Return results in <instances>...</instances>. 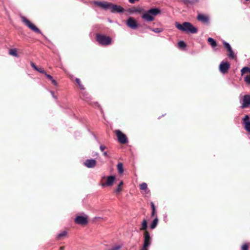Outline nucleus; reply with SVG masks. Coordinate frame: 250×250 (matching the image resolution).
I'll use <instances>...</instances> for the list:
<instances>
[{
    "instance_id": "nucleus-1",
    "label": "nucleus",
    "mask_w": 250,
    "mask_h": 250,
    "mask_svg": "<svg viewBox=\"0 0 250 250\" xmlns=\"http://www.w3.org/2000/svg\"><path fill=\"white\" fill-rule=\"evenodd\" d=\"M94 4L104 10L110 9L112 13H123L124 9L121 6L106 1H95Z\"/></svg>"
},
{
    "instance_id": "nucleus-2",
    "label": "nucleus",
    "mask_w": 250,
    "mask_h": 250,
    "mask_svg": "<svg viewBox=\"0 0 250 250\" xmlns=\"http://www.w3.org/2000/svg\"><path fill=\"white\" fill-rule=\"evenodd\" d=\"M175 25L180 31L188 33L195 34L198 31L197 28L189 22H184L182 24L176 22Z\"/></svg>"
},
{
    "instance_id": "nucleus-3",
    "label": "nucleus",
    "mask_w": 250,
    "mask_h": 250,
    "mask_svg": "<svg viewBox=\"0 0 250 250\" xmlns=\"http://www.w3.org/2000/svg\"><path fill=\"white\" fill-rule=\"evenodd\" d=\"M161 11L158 8H150L147 11H145L141 16V18L146 22L152 21L154 20V17L160 14Z\"/></svg>"
},
{
    "instance_id": "nucleus-4",
    "label": "nucleus",
    "mask_w": 250,
    "mask_h": 250,
    "mask_svg": "<svg viewBox=\"0 0 250 250\" xmlns=\"http://www.w3.org/2000/svg\"><path fill=\"white\" fill-rule=\"evenodd\" d=\"M96 41L102 45H108L111 42L110 37L99 34H96Z\"/></svg>"
},
{
    "instance_id": "nucleus-5",
    "label": "nucleus",
    "mask_w": 250,
    "mask_h": 250,
    "mask_svg": "<svg viewBox=\"0 0 250 250\" xmlns=\"http://www.w3.org/2000/svg\"><path fill=\"white\" fill-rule=\"evenodd\" d=\"M22 21L31 30L36 33L43 35L41 31L33 23L31 22L25 17H21Z\"/></svg>"
},
{
    "instance_id": "nucleus-6",
    "label": "nucleus",
    "mask_w": 250,
    "mask_h": 250,
    "mask_svg": "<svg viewBox=\"0 0 250 250\" xmlns=\"http://www.w3.org/2000/svg\"><path fill=\"white\" fill-rule=\"evenodd\" d=\"M144 242L141 250H148L147 248L149 247L151 244L152 238L150 236V234L147 231L144 233Z\"/></svg>"
},
{
    "instance_id": "nucleus-7",
    "label": "nucleus",
    "mask_w": 250,
    "mask_h": 250,
    "mask_svg": "<svg viewBox=\"0 0 250 250\" xmlns=\"http://www.w3.org/2000/svg\"><path fill=\"white\" fill-rule=\"evenodd\" d=\"M116 134L117 136L118 141L123 144L126 143L128 141L126 136L122 133L120 130H116Z\"/></svg>"
},
{
    "instance_id": "nucleus-8",
    "label": "nucleus",
    "mask_w": 250,
    "mask_h": 250,
    "mask_svg": "<svg viewBox=\"0 0 250 250\" xmlns=\"http://www.w3.org/2000/svg\"><path fill=\"white\" fill-rule=\"evenodd\" d=\"M75 221L78 224L85 225L88 223V216L86 215L77 216L75 219Z\"/></svg>"
},
{
    "instance_id": "nucleus-9",
    "label": "nucleus",
    "mask_w": 250,
    "mask_h": 250,
    "mask_svg": "<svg viewBox=\"0 0 250 250\" xmlns=\"http://www.w3.org/2000/svg\"><path fill=\"white\" fill-rule=\"evenodd\" d=\"M230 68V64L228 62H222L219 65V70L223 74L228 72Z\"/></svg>"
},
{
    "instance_id": "nucleus-10",
    "label": "nucleus",
    "mask_w": 250,
    "mask_h": 250,
    "mask_svg": "<svg viewBox=\"0 0 250 250\" xmlns=\"http://www.w3.org/2000/svg\"><path fill=\"white\" fill-rule=\"evenodd\" d=\"M243 124L245 129L250 132V121L249 115H246L243 119Z\"/></svg>"
},
{
    "instance_id": "nucleus-11",
    "label": "nucleus",
    "mask_w": 250,
    "mask_h": 250,
    "mask_svg": "<svg viewBox=\"0 0 250 250\" xmlns=\"http://www.w3.org/2000/svg\"><path fill=\"white\" fill-rule=\"evenodd\" d=\"M126 25L128 27L133 29L137 28L138 26L137 22L132 17H129L128 19L126 21Z\"/></svg>"
},
{
    "instance_id": "nucleus-12",
    "label": "nucleus",
    "mask_w": 250,
    "mask_h": 250,
    "mask_svg": "<svg viewBox=\"0 0 250 250\" xmlns=\"http://www.w3.org/2000/svg\"><path fill=\"white\" fill-rule=\"evenodd\" d=\"M115 181V176L114 175L108 176L106 178V182L103 183L101 185L103 187L111 186Z\"/></svg>"
},
{
    "instance_id": "nucleus-13",
    "label": "nucleus",
    "mask_w": 250,
    "mask_h": 250,
    "mask_svg": "<svg viewBox=\"0 0 250 250\" xmlns=\"http://www.w3.org/2000/svg\"><path fill=\"white\" fill-rule=\"evenodd\" d=\"M250 104V95H246L244 96L242 108L247 107Z\"/></svg>"
},
{
    "instance_id": "nucleus-14",
    "label": "nucleus",
    "mask_w": 250,
    "mask_h": 250,
    "mask_svg": "<svg viewBox=\"0 0 250 250\" xmlns=\"http://www.w3.org/2000/svg\"><path fill=\"white\" fill-rule=\"evenodd\" d=\"M197 19L204 23H208L209 22L208 17L202 14H200L197 16Z\"/></svg>"
},
{
    "instance_id": "nucleus-15",
    "label": "nucleus",
    "mask_w": 250,
    "mask_h": 250,
    "mask_svg": "<svg viewBox=\"0 0 250 250\" xmlns=\"http://www.w3.org/2000/svg\"><path fill=\"white\" fill-rule=\"evenodd\" d=\"M96 162L94 159H87L84 163V166L88 168H92L96 165Z\"/></svg>"
},
{
    "instance_id": "nucleus-16",
    "label": "nucleus",
    "mask_w": 250,
    "mask_h": 250,
    "mask_svg": "<svg viewBox=\"0 0 250 250\" xmlns=\"http://www.w3.org/2000/svg\"><path fill=\"white\" fill-rule=\"evenodd\" d=\"M128 12L130 13H141L142 11H144V9L140 7H132L129 8L128 10Z\"/></svg>"
},
{
    "instance_id": "nucleus-17",
    "label": "nucleus",
    "mask_w": 250,
    "mask_h": 250,
    "mask_svg": "<svg viewBox=\"0 0 250 250\" xmlns=\"http://www.w3.org/2000/svg\"><path fill=\"white\" fill-rule=\"evenodd\" d=\"M117 168L119 174H122L124 173V169L123 167V165L122 163H119L117 164Z\"/></svg>"
},
{
    "instance_id": "nucleus-18",
    "label": "nucleus",
    "mask_w": 250,
    "mask_h": 250,
    "mask_svg": "<svg viewBox=\"0 0 250 250\" xmlns=\"http://www.w3.org/2000/svg\"><path fill=\"white\" fill-rule=\"evenodd\" d=\"M208 42L209 43L212 47L214 48L217 46V43L215 40L212 38H208Z\"/></svg>"
},
{
    "instance_id": "nucleus-19",
    "label": "nucleus",
    "mask_w": 250,
    "mask_h": 250,
    "mask_svg": "<svg viewBox=\"0 0 250 250\" xmlns=\"http://www.w3.org/2000/svg\"><path fill=\"white\" fill-rule=\"evenodd\" d=\"M82 95L83 99L86 102H89L90 100V96L88 95V93L86 91H83L82 92Z\"/></svg>"
},
{
    "instance_id": "nucleus-20",
    "label": "nucleus",
    "mask_w": 250,
    "mask_h": 250,
    "mask_svg": "<svg viewBox=\"0 0 250 250\" xmlns=\"http://www.w3.org/2000/svg\"><path fill=\"white\" fill-rule=\"evenodd\" d=\"M158 219L157 217H156L153 220V221L151 223V224L150 226V229H154L156 227V226L158 224Z\"/></svg>"
},
{
    "instance_id": "nucleus-21",
    "label": "nucleus",
    "mask_w": 250,
    "mask_h": 250,
    "mask_svg": "<svg viewBox=\"0 0 250 250\" xmlns=\"http://www.w3.org/2000/svg\"><path fill=\"white\" fill-rule=\"evenodd\" d=\"M227 51L229 52V54L228 55L229 57V58H230L231 59H234L235 57V55L234 54V52H233L232 48H231L228 49Z\"/></svg>"
},
{
    "instance_id": "nucleus-22",
    "label": "nucleus",
    "mask_w": 250,
    "mask_h": 250,
    "mask_svg": "<svg viewBox=\"0 0 250 250\" xmlns=\"http://www.w3.org/2000/svg\"><path fill=\"white\" fill-rule=\"evenodd\" d=\"M45 76L47 78H48L49 80L51 81L52 83L54 85H57V83L56 81L53 79L52 76H51L50 75H49V74H47L45 75Z\"/></svg>"
},
{
    "instance_id": "nucleus-23",
    "label": "nucleus",
    "mask_w": 250,
    "mask_h": 250,
    "mask_svg": "<svg viewBox=\"0 0 250 250\" xmlns=\"http://www.w3.org/2000/svg\"><path fill=\"white\" fill-rule=\"evenodd\" d=\"M123 184L124 183L122 181H121L120 182V183L119 184V185L117 186V188L116 189V190L115 191L116 193H119L122 190V187L123 185Z\"/></svg>"
},
{
    "instance_id": "nucleus-24",
    "label": "nucleus",
    "mask_w": 250,
    "mask_h": 250,
    "mask_svg": "<svg viewBox=\"0 0 250 250\" xmlns=\"http://www.w3.org/2000/svg\"><path fill=\"white\" fill-rule=\"evenodd\" d=\"M148 28L150 29L153 32L157 33H161L163 31V29L162 28H151L150 27H148Z\"/></svg>"
},
{
    "instance_id": "nucleus-25",
    "label": "nucleus",
    "mask_w": 250,
    "mask_h": 250,
    "mask_svg": "<svg viewBox=\"0 0 250 250\" xmlns=\"http://www.w3.org/2000/svg\"><path fill=\"white\" fill-rule=\"evenodd\" d=\"M147 227V221L144 219L142 223V227L140 229L141 230H146Z\"/></svg>"
},
{
    "instance_id": "nucleus-26",
    "label": "nucleus",
    "mask_w": 250,
    "mask_h": 250,
    "mask_svg": "<svg viewBox=\"0 0 250 250\" xmlns=\"http://www.w3.org/2000/svg\"><path fill=\"white\" fill-rule=\"evenodd\" d=\"M75 81H76V82L78 84L80 88L82 90H84V86L81 83L80 80L79 78H76Z\"/></svg>"
},
{
    "instance_id": "nucleus-27",
    "label": "nucleus",
    "mask_w": 250,
    "mask_h": 250,
    "mask_svg": "<svg viewBox=\"0 0 250 250\" xmlns=\"http://www.w3.org/2000/svg\"><path fill=\"white\" fill-rule=\"evenodd\" d=\"M140 189L145 191L148 190V192L149 191L147 188V185L146 183H143L140 185Z\"/></svg>"
},
{
    "instance_id": "nucleus-28",
    "label": "nucleus",
    "mask_w": 250,
    "mask_h": 250,
    "mask_svg": "<svg viewBox=\"0 0 250 250\" xmlns=\"http://www.w3.org/2000/svg\"><path fill=\"white\" fill-rule=\"evenodd\" d=\"M9 54L11 55L14 56L15 57H18V55L17 54V50H16V49H12L10 50Z\"/></svg>"
},
{
    "instance_id": "nucleus-29",
    "label": "nucleus",
    "mask_w": 250,
    "mask_h": 250,
    "mask_svg": "<svg viewBox=\"0 0 250 250\" xmlns=\"http://www.w3.org/2000/svg\"><path fill=\"white\" fill-rule=\"evenodd\" d=\"M67 232L66 231H63L58 234L57 238L61 239L62 237L65 236Z\"/></svg>"
},
{
    "instance_id": "nucleus-30",
    "label": "nucleus",
    "mask_w": 250,
    "mask_h": 250,
    "mask_svg": "<svg viewBox=\"0 0 250 250\" xmlns=\"http://www.w3.org/2000/svg\"><path fill=\"white\" fill-rule=\"evenodd\" d=\"M178 45L180 48H185L186 47V44L183 41H180L178 42Z\"/></svg>"
},
{
    "instance_id": "nucleus-31",
    "label": "nucleus",
    "mask_w": 250,
    "mask_h": 250,
    "mask_svg": "<svg viewBox=\"0 0 250 250\" xmlns=\"http://www.w3.org/2000/svg\"><path fill=\"white\" fill-rule=\"evenodd\" d=\"M249 70H250V68L248 67H244L243 68H242V69L241 70V73L242 74H243L247 72H249Z\"/></svg>"
},
{
    "instance_id": "nucleus-32",
    "label": "nucleus",
    "mask_w": 250,
    "mask_h": 250,
    "mask_svg": "<svg viewBox=\"0 0 250 250\" xmlns=\"http://www.w3.org/2000/svg\"><path fill=\"white\" fill-rule=\"evenodd\" d=\"M36 71L41 73L45 75H46L47 74L45 71L42 68H38V67L37 70H36Z\"/></svg>"
},
{
    "instance_id": "nucleus-33",
    "label": "nucleus",
    "mask_w": 250,
    "mask_h": 250,
    "mask_svg": "<svg viewBox=\"0 0 250 250\" xmlns=\"http://www.w3.org/2000/svg\"><path fill=\"white\" fill-rule=\"evenodd\" d=\"M223 44H224L225 47L227 49V50L231 48L230 44L228 42H224Z\"/></svg>"
},
{
    "instance_id": "nucleus-34",
    "label": "nucleus",
    "mask_w": 250,
    "mask_h": 250,
    "mask_svg": "<svg viewBox=\"0 0 250 250\" xmlns=\"http://www.w3.org/2000/svg\"><path fill=\"white\" fill-rule=\"evenodd\" d=\"M248 250V245L247 243H245L241 247V250Z\"/></svg>"
},
{
    "instance_id": "nucleus-35",
    "label": "nucleus",
    "mask_w": 250,
    "mask_h": 250,
    "mask_svg": "<svg viewBox=\"0 0 250 250\" xmlns=\"http://www.w3.org/2000/svg\"><path fill=\"white\" fill-rule=\"evenodd\" d=\"M121 248V246L120 245H117L113 247H112L111 249H110L109 250H119Z\"/></svg>"
},
{
    "instance_id": "nucleus-36",
    "label": "nucleus",
    "mask_w": 250,
    "mask_h": 250,
    "mask_svg": "<svg viewBox=\"0 0 250 250\" xmlns=\"http://www.w3.org/2000/svg\"><path fill=\"white\" fill-rule=\"evenodd\" d=\"M245 81L247 83L250 84V75L245 77Z\"/></svg>"
},
{
    "instance_id": "nucleus-37",
    "label": "nucleus",
    "mask_w": 250,
    "mask_h": 250,
    "mask_svg": "<svg viewBox=\"0 0 250 250\" xmlns=\"http://www.w3.org/2000/svg\"><path fill=\"white\" fill-rule=\"evenodd\" d=\"M150 205H151L152 211H155L156 210L155 207V205H154V204L153 203V202H151Z\"/></svg>"
},
{
    "instance_id": "nucleus-38",
    "label": "nucleus",
    "mask_w": 250,
    "mask_h": 250,
    "mask_svg": "<svg viewBox=\"0 0 250 250\" xmlns=\"http://www.w3.org/2000/svg\"><path fill=\"white\" fill-rule=\"evenodd\" d=\"M30 64L32 68H33L36 70H37L38 67L35 65V64L34 62H31Z\"/></svg>"
},
{
    "instance_id": "nucleus-39",
    "label": "nucleus",
    "mask_w": 250,
    "mask_h": 250,
    "mask_svg": "<svg viewBox=\"0 0 250 250\" xmlns=\"http://www.w3.org/2000/svg\"><path fill=\"white\" fill-rule=\"evenodd\" d=\"M106 148L105 146H104V145H100V149L101 150V151L102 152H104V149Z\"/></svg>"
},
{
    "instance_id": "nucleus-40",
    "label": "nucleus",
    "mask_w": 250,
    "mask_h": 250,
    "mask_svg": "<svg viewBox=\"0 0 250 250\" xmlns=\"http://www.w3.org/2000/svg\"><path fill=\"white\" fill-rule=\"evenodd\" d=\"M103 155H104V156H105L106 157H108V158L109 157L106 151H104L103 152Z\"/></svg>"
},
{
    "instance_id": "nucleus-41",
    "label": "nucleus",
    "mask_w": 250,
    "mask_h": 250,
    "mask_svg": "<svg viewBox=\"0 0 250 250\" xmlns=\"http://www.w3.org/2000/svg\"><path fill=\"white\" fill-rule=\"evenodd\" d=\"M139 0H128V1L130 3H134L136 1H139Z\"/></svg>"
},
{
    "instance_id": "nucleus-42",
    "label": "nucleus",
    "mask_w": 250,
    "mask_h": 250,
    "mask_svg": "<svg viewBox=\"0 0 250 250\" xmlns=\"http://www.w3.org/2000/svg\"><path fill=\"white\" fill-rule=\"evenodd\" d=\"M51 92V94H52V95L53 97V98H54L55 99H56V97H55V96L54 95V92H53V91H51V92Z\"/></svg>"
},
{
    "instance_id": "nucleus-43",
    "label": "nucleus",
    "mask_w": 250,
    "mask_h": 250,
    "mask_svg": "<svg viewBox=\"0 0 250 250\" xmlns=\"http://www.w3.org/2000/svg\"><path fill=\"white\" fill-rule=\"evenodd\" d=\"M155 214V211H152L151 216H154Z\"/></svg>"
},
{
    "instance_id": "nucleus-44",
    "label": "nucleus",
    "mask_w": 250,
    "mask_h": 250,
    "mask_svg": "<svg viewBox=\"0 0 250 250\" xmlns=\"http://www.w3.org/2000/svg\"><path fill=\"white\" fill-rule=\"evenodd\" d=\"M95 155H96V156H98L99 155L98 153L96 152V153H95Z\"/></svg>"
},
{
    "instance_id": "nucleus-45",
    "label": "nucleus",
    "mask_w": 250,
    "mask_h": 250,
    "mask_svg": "<svg viewBox=\"0 0 250 250\" xmlns=\"http://www.w3.org/2000/svg\"><path fill=\"white\" fill-rule=\"evenodd\" d=\"M61 250H62V247H61Z\"/></svg>"
},
{
    "instance_id": "nucleus-46",
    "label": "nucleus",
    "mask_w": 250,
    "mask_h": 250,
    "mask_svg": "<svg viewBox=\"0 0 250 250\" xmlns=\"http://www.w3.org/2000/svg\"><path fill=\"white\" fill-rule=\"evenodd\" d=\"M246 1H249V0H245Z\"/></svg>"
},
{
    "instance_id": "nucleus-47",
    "label": "nucleus",
    "mask_w": 250,
    "mask_h": 250,
    "mask_svg": "<svg viewBox=\"0 0 250 250\" xmlns=\"http://www.w3.org/2000/svg\"><path fill=\"white\" fill-rule=\"evenodd\" d=\"M249 72H250V68Z\"/></svg>"
}]
</instances>
